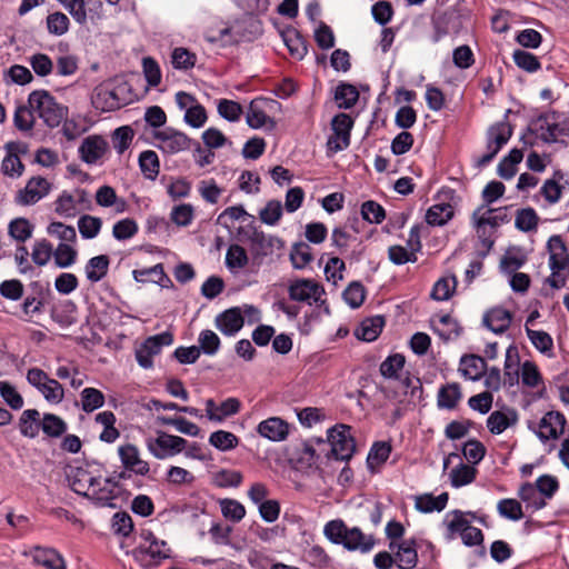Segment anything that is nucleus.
<instances>
[{
    "instance_id": "58836bf2",
    "label": "nucleus",
    "mask_w": 569,
    "mask_h": 569,
    "mask_svg": "<svg viewBox=\"0 0 569 569\" xmlns=\"http://www.w3.org/2000/svg\"><path fill=\"white\" fill-rule=\"evenodd\" d=\"M523 153L520 149L513 148L503 157L497 167L498 174L506 180L511 179L517 172V164L522 161Z\"/></svg>"
},
{
    "instance_id": "5fc2aeb1",
    "label": "nucleus",
    "mask_w": 569,
    "mask_h": 569,
    "mask_svg": "<svg viewBox=\"0 0 569 569\" xmlns=\"http://www.w3.org/2000/svg\"><path fill=\"white\" fill-rule=\"evenodd\" d=\"M81 408L89 413L104 405V395L96 388H84L81 393Z\"/></svg>"
},
{
    "instance_id": "bb28decb",
    "label": "nucleus",
    "mask_w": 569,
    "mask_h": 569,
    "mask_svg": "<svg viewBox=\"0 0 569 569\" xmlns=\"http://www.w3.org/2000/svg\"><path fill=\"white\" fill-rule=\"evenodd\" d=\"M518 413L515 409H508L507 412L496 410L487 419V427L493 435L502 433L507 428L516 425Z\"/></svg>"
},
{
    "instance_id": "393cba45",
    "label": "nucleus",
    "mask_w": 569,
    "mask_h": 569,
    "mask_svg": "<svg viewBox=\"0 0 569 569\" xmlns=\"http://www.w3.org/2000/svg\"><path fill=\"white\" fill-rule=\"evenodd\" d=\"M386 325V320L383 316H373L363 319L360 325L355 330V336L357 339L371 342L375 341L382 331V328Z\"/></svg>"
},
{
    "instance_id": "37998d69",
    "label": "nucleus",
    "mask_w": 569,
    "mask_h": 569,
    "mask_svg": "<svg viewBox=\"0 0 569 569\" xmlns=\"http://www.w3.org/2000/svg\"><path fill=\"white\" fill-rule=\"evenodd\" d=\"M483 209L485 206L478 207L472 213V219L475 221L478 238L481 241L482 247L486 249V252H483L485 256L493 247L495 229H491L488 223H480V213Z\"/></svg>"
},
{
    "instance_id": "f3484780",
    "label": "nucleus",
    "mask_w": 569,
    "mask_h": 569,
    "mask_svg": "<svg viewBox=\"0 0 569 569\" xmlns=\"http://www.w3.org/2000/svg\"><path fill=\"white\" fill-rule=\"evenodd\" d=\"M107 150L108 143L100 136L87 137L79 147L80 158L88 164L96 163Z\"/></svg>"
},
{
    "instance_id": "6ab92c4d",
    "label": "nucleus",
    "mask_w": 569,
    "mask_h": 569,
    "mask_svg": "<svg viewBox=\"0 0 569 569\" xmlns=\"http://www.w3.org/2000/svg\"><path fill=\"white\" fill-rule=\"evenodd\" d=\"M512 321V313L501 307L490 309L483 315L482 323L493 333L506 332Z\"/></svg>"
},
{
    "instance_id": "b1692460",
    "label": "nucleus",
    "mask_w": 569,
    "mask_h": 569,
    "mask_svg": "<svg viewBox=\"0 0 569 569\" xmlns=\"http://www.w3.org/2000/svg\"><path fill=\"white\" fill-rule=\"evenodd\" d=\"M342 546L349 551H360L361 553L369 552L375 546V538L365 535L360 528H349Z\"/></svg>"
},
{
    "instance_id": "de8ad7c7",
    "label": "nucleus",
    "mask_w": 569,
    "mask_h": 569,
    "mask_svg": "<svg viewBox=\"0 0 569 569\" xmlns=\"http://www.w3.org/2000/svg\"><path fill=\"white\" fill-rule=\"evenodd\" d=\"M14 127L21 131H31L36 123L34 110L30 104L18 106L13 116Z\"/></svg>"
},
{
    "instance_id": "680f3d73",
    "label": "nucleus",
    "mask_w": 569,
    "mask_h": 569,
    "mask_svg": "<svg viewBox=\"0 0 569 569\" xmlns=\"http://www.w3.org/2000/svg\"><path fill=\"white\" fill-rule=\"evenodd\" d=\"M209 443L221 451H228L238 446L239 439L232 432L218 430L210 435Z\"/></svg>"
},
{
    "instance_id": "ea45409f",
    "label": "nucleus",
    "mask_w": 569,
    "mask_h": 569,
    "mask_svg": "<svg viewBox=\"0 0 569 569\" xmlns=\"http://www.w3.org/2000/svg\"><path fill=\"white\" fill-rule=\"evenodd\" d=\"M140 170L146 179L156 180L160 172V161L158 154L153 150H144L140 153Z\"/></svg>"
},
{
    "instance_id": "423d86ee",
    "label": "nucleus",
    "mask_w": 569,
    "mask_h": 569,
    "mask_svg": "<svg viewBox=\"0 0 569 569\" xmlns=\"http://www.w3.org/2000/svg\"><path fill=\"white\" fill-rule=\"evenodd\" d=\"M273 106L281 107V104L273 99L262 97L253 99L248 107L246 116L247 124L252 129H260L262 127H268L270 130L274 129L276 121L266 113V109Z\"/></svg>"
},
{
    "instance_id": "13d9d810",
    "label": "nucleus",
    "mask_w": 569,
    "mask_h": 569,
    "mask_svg": "<svg viewBox=\"0 0 569 569\" xmlns=\"http://www.w3.org/2000/svg\"><path fill=\"white\" fill-rule=\"evenodd\" d=\"M366 293V288L360 281H352L345 289L342 296L348 306L352 309H357L363 303Z\"/></svg>"
},
{
    "instance_id": "a878e982",
    "label": "nucleus",
    "mask_w": 569,
    "mask_h": 569,
    "mask_svg": "<svg viewBox=\"0 0 569 569\" xmlns=\"http://www.w3.org/2000/svg\"><path fill=\"white\" fill-rule=\"evenodd\" d=\"M462 398L461 387L458 382H450L441 386L437 395V407L439 409L453 410Z\"/></svg>"
},
{
    "instance_id": "e433bc0d",
    "label": "nucleus",
    "mask_w": 569,
    "mask_h": 569,
    "mask_svg": "<svg viewBox=\"0 0 569 569\" xmlns=\"http://www.w3.org/2000/svg\"><path fill=\"white\" fill-rule=\"evenodd\" d=\"M396 561L400 569H412L416 567L418 555L416 550V541L413 539L405 540L398 546Z\"/></svg>"
},
{
    "instance_id": "412c9836",
    "label": "nucleus",
    "mask_w": 569,
    "mask_h": 569,
    "mask_svg": "<svg viewBox=\"0 0 569 569\" xmlns=\"http://www.w3.org/2000/svg\"><path fill=\"white\" fill-rule=\"evenodd\" d=\"M258 433L271 441H282L289 435V425L278 417L261 421L257 427Z\"/></svg>"
},
{
    "instance_id": "1a4fd4ad",
    "label": "nucleus",
    "mask_w": 569,
    "mask_h": 569,
    "mask_svg": "<svg viewBox=\"0 0 569 569\" xmlns=\"http://www.w3.org/2000/svg\"><path fill=\"white\" fill-rule=\"evenodd\" d=\"M353 127L352 118L347 113H338L331 120L333 136L328 139V149L338 152L350 144V132Z\"/></svg>"
},
{
    "instance_id": "c85d7f7f",
    "label": "nucleus",
    "mask_w": 569,
    "mask_h": 569,
    "mask_svg": "<svg viewBox=\"0 0 569 569\" xmlns=\"http://www.w3.org/2000/svg\"><path fill=\"white\" fill-rule=\"evenodd\" d=\"M148 274H154V278L151 279V282L159 284L162 288H172L173 282L164 272V268L162 263H158L153 267L133 270L132 276L137 282L146 283L149 281L147 278Z\"/></svg>"
},
{
    "instance_id": "338daca9",
    "label": "nucleus",
    "mask_w": 569,
    "mask_h": 569,
    "mask_svg": "<svg viewBox=\"0 0 569 569\" xmlns=\"http://www.w3.org/2000/svg\"><path fill=\"white\" fill-rule=\"evenodd\" d=\"M54 211L61 217L73 218L77 216L78 210L76 199L68 191H63L54 201Z\"/></svg>"
},
{
    "instance_id": "aec40b11",
    "label": "nucleus",
    "mask_w": 569,
    "mask_h": 569,
    "mask_svg": "<svg viewBox=\"0 0 569 569\" xmlns=\"http://www.w3.org/2000/svg\"><path fill=\"white\" fill-rule=\"evenodd\" d=\"M459 372L469 380L478 381L487 372V362L485 358L469 353L460 358Z\"/></svg>"
},
{
    "instance_id": "79ce46f5",
    "label": "nucleus",
    "mask_w": 569,
    "mask_h": 569,
    "mask_svg": "<svg viewBox=\"0 0 569 569\" xmlns=\"http://www.w3.org/2000/svg\"><path fill=\"white\" fill-rule=\"evenodd\" d=\"M118 90H121V88L100 90L93 101L96 108H100L102 111H112L124 106V101L119 97Z\"/></svg>"
},
{
    "instance_id": "f704fd0d",
    "label": "nucleus",
    "mask_w": 569,
    "mask_h": 569,
    "mask_svg": "<svg viewBox=\"0 0 569 569\" xmlns=\"http://www.w3.org/2000/svg\"><path fill=\"white\" fill-rule=\"evenodd\" d=\"M519 352L516 346L511 345L506 351L505 359V385L513 387L519 381Z\"/></svg>"
},
{
    "instance_id": "4be33fe9",
    "label": "nucleus",
    "mask_w": 569,
    "mask_h": 569,
    "mask_svg": "<svg viewBox=\"0 0 569 569\" xmlns=\"http://www.w3.org/2000/svg\"><path fill=\"white\" fill-rule=\"evenodd\" d=\"M100 485V477H94L90 471L83 468H76L70 478L71 490L84 498H89L92 487Z\"/></svg>"
},
{
    "instance_id": "2eb2a0df",
    "label": "nucleus",
    "mask_w": 569,
    "mask_h": 569,
    "mask_svg": "<svg viewBox=\"0 0 569 569\" xmlns=\"http://www.w3.org/2000/svg\"><path fill=\"white\" fill-rule=\"evenodd\" d=\"M214 325L224 336H234L244 325V319L241 310L238 307H232L219 313L214 319Z\"/></svg>"
},
{
    "instance_id": "052dcab7",
    "label": "nucleus",
    "mask_w": 569,
    "mask_h": 569,
    "mask_svg": "<svg viewBox=\"0 0 569 569\" xmlns=\"http://www.w3.org/2000/svg\"><path fill=\"white\" fill-rule=\"evenodd\" d=\"M102 227V220L98 217L83 214L78 220V229L83 239L96 238Z\"/></svg>"
},
{
    "instance_id": "473e14b6",
    "label": "nucleus",
    "mask_w": 569,
    "mask_h": 569,
    "mask_svg": "<svg viewBox=\"0 0 569 569\" xmlns=\"http://www.w3.org/2000/svg\"><path fill=\"white\" fill-rule=\"evenodd\" d=\"M110 258L107 254L92 257L84 267L86 277L91 283L102 280L109 270Z\"/></svg>"
},
{
    "instance_id": "5701e85b",
    "label": "nucleus",
    "mask_w": 569,
    "mask_h": 569,
    "mask_svg": "<svg viewBox=\"0 0 569 569\" xmlns=\"http://www.w3.org/2000/svg\"><path fill=\"white\" fill-rule=\"evenodd\" d=\"M567 184H569V182L565 178L563 172L556 170L552 178L547 179L543 182L540 189V194L550 204L557 203L561 199L563 189Z\"/></svg>"
},
{
    "instance_id": "4468645a",
    "label": "nucleus",
    "mask_w": 569,
    "mask_h": 569,
    "mask_svg": "<svg viewBox=\"0 0 569 569\" xmlns=\"http://www.w3.org/2000/svg\"><path fill=\"white\" fill-rule=\"evenodd\" d=\"M118 453L126 470L140 476H146L149 472V463L140 459L139 450L134 445L127 443L119 447Z\"/></svg>"
},
{
    "instance_id": "8fccbe9b",
    "label": "nucleus",
    "mask_w": 569,
    "mask_h": 569,
    "mask_svg": "<svg viewBox=\"0 0 569 569\" xmlns=\"http://www.w3.org/2000/svg\"><path fill=\"white\" fill-rule=\"evenodd\" d=\"M526 333L537 350L549 357L552 356L551 351L553 349V339L548 332L533 330L526 326Z\"/></svg>"
},
{
    "instance_id": "c756f323",
    "label": "nucleus",
    "mask_w": 569,
    "mask_h": 569,
    "mask_svg": "<svg viewBox=\"0 0 569 569\" xmlns=\"http://www.w3.org/2000/svg\"><path fill=\"white\" fill-rule=\"evenodd\" d=\"M40 422V412L37 409H27L19 418V431L23 437L34 439L39 436Z\"/></svg>"
},
{
    "instance_id": "f03ea898",
    "label": "nucleus",
    "mask_w": 569,
    "mask_h": 569,
    "mask_svg": "<svg viewBox=\"0 0 569 569\" xmlns=\"http://www.w3.org/2000/svg\"><path fill=\"white\" fill-rule=\"evenodd\" d=\"M152 137L157 140L154 146L162 153L168 156L189 150L190 148H193V152H203V148L198 141L172 127H167L162 130H154L152 132Z\"/></svg>"
},
{
    "instance_id": "c03bdc74",
    "label": "nucleus",
    "mask_w": 569,
    "mask_h": 569,
    "mask_svg": "<svg viewBox=\"0 0 569 569\" xmlns=\"http://www.w3.org/2000/svg\"><path fill=\"white\" fill-rule=\"evenodd\" d=\"M359 99V92L357 88L350 83L341 82L335 92V100L340 109L352 108Z\"/></svg>"
},
{
    "instance_id": "7c9ffc66",
    "label": "nucleus",
    "mask_w": 569,
    "mask_h": 569,
    "mask_svg": "<svg viewBox=\"0 0 569 569\" xmlns=\"http://www.w3.org/2000/svg\"><path fill=\"white\" fill-rule=\"evenodd\" d=\"M282 39L293 58L301 60L308 53V41L298 30L287 29L282 32Z\"/></svg>"
},
{
    "instance_id": "7ed1b4c3",
    "label": "nucleus",
    "mask_w": 569,
    "mask_h": 569,
    "mask_svg": "<svg viewBox=\"0 0 569 569\" xmlns=\"http://www.w3.org/2000/svg\"><path fill=\"white\" fill-rule=\"evenodd\" d=\"M351 427L336 425L328 429V441L331 446L328 457L337 460L349 461L356 452V440L351 436Z\"/></svg>"
},
{
    "instance_id": "dca6fc26",
    "label": "nucleus",
    "mask_w": 569,
    "mask_h": 569,
    "mask_svg": "<svg viewBox=\"0 0 569 569\" xmlns=\"http://www.w3.org/2000/svg\"><path fill=\"white\" fill-rule=\"evenodd\" d=\"M547 248L550 252L549 266L551 271H562L569 268V254L561 236H551L548 240Z\"/></svg>"
},
{
    "instance_id": "a19ab883",
    "label": "nucleus",
    "mask_w": 569,
    "mask_h": 569,
    "mask_svg": "<svg viewBox=\"0 0 569 569\" xmlns=\"http://www.w3.org/2000/svg\"><path fill=\"white\" fill-rule=\"evenodd\" d=\"M453 214L450 203H437L427 210L426 221L430 226H443L453 218Z\"/></svg>"
},
{
    "instance_id": "0eeeda50",
    "label": "nucleus",
    "mask_w": 569,
    "mask_h": 569,
    "mask_svg": "<svg viewBox=\"0 0 569 569\" xmlns=\"http://www.w3.org/2000/svg\"><path fill=\"white\" fill-rule=\"evenodd\" d=\"M52 291L50 284L41 281H32L29 284V293L22 303L24 315H39L43 312L44 307L50 302Z\"/></svg>"
},
{
    "instance_id": "603ef678",
    "label": "nucleus",
    "mask_w": 569,
    "mask_h": 569,
    "mask_svg": "<svg viewBox=\"0 0 569 569\" xmlns=\"http://www.w3.org/2000/svg\"><path fill=\"white\" fill-rule=\"evenodd\" d=\"M477 476V469L472 466L460 463L450 472L451 486L460 488L471 483Z\"/></svg>"
},
{
    "instance_id": "2f4dec72",
    "label": "nucleus",
    "mask_w": 569,
    "mask_h": 569,
    "mask_svg": "<svg viewBox=\"0 0 569 569\" xmlns=\"http://www.w3.org/2000/svg\"><path fill=\"white\" fill-rule=\"evenodd\" d=\"M513 132L509 121L502 120L490 126L487 130V140L495 144V150L499 152L501 148L509 141Z\"/></svg>"
},
{
    "instance_id": "39448f33",
    "label": "nucleus",
    "mask_w": 569,
    "mask_h": 569,
    "mask_svg": "<svg viewBox=\"0 0 569 569\" xmlns=\"http://www.w3.org/2000/svg\"><path fill=\"white\" fill-rule=\"evenodd\" d=\"M187 440L179 436L158 431L157 438L147 439L148 450L158 459H166L186 449Z\"/></svg>"
},
{
    "instance_id": "49530a36",
    "label": "nucleus",
    "mask_w": 569,
    "mask_h": 569,
    "mask_svg": "<svg viewBox=\"0 0 569 569\" xmlns=\"http://www.w3.org/2000/svg\"><path fill=\"white\" fill-rule=\"evenodd\" d=\"M508 209L509 207H486L480 213V223H488L491 229H497L501 224L508 223L510 221Z\"/></svg>"
},
{
    "instance_id": "9b49d317",
    "label": "nucleus",
    "mask_w": 569,
    "mask_h": 569,
    "mask_svg": "<svg viewBox=\"0 0 569 569\" xmlns=\"http://www.w3.org/2000/svg\"><path fill=\"white\" fill-rule=\"evenodd\" d=\"M51 190V183L43 177H32L28 180L26 187L20 189L14 201L21 206H30L37 203L44 198Z\"/></svg>"
},
{
    "instance_id": "ddd939ff",
    "label": "nucleus",
    "mask_w": 569,
    "mask_h": 569,
    "mask_svg": "<svg viewBox=\"0 0 569 569\" xmlns=\"http://www.w3.org/2000/svg\"><path fill=\"white\" fill-rule=\"evenodd\" d=\"M319 456L311 441H301L289 451V461L297 470H307L316 465Z\"/></svg>"
},
{
    "instance_id": "20e7f679",
    "label": "nucleus",
    "mask_w": 569,
    "mask_h": 569,
    "mask_svg": "<svg viewBox=\"0 0 569 569\" xmlns=\"http://www.w3.org/2000/svg\"><path fill=\"white\" fill-rule=\"evenodd\" d=\"M461 6L462 3L458 2L455 7L432 14L431 24L433 33L431 40L433 43L439 42L450 32H458L461 26L460 17L463 16Z\"/></svg>"
},
{
    "instance_id": "a18cd8bd",
    "label": "nucleus",
    "mask_w": 569,
    "mask_h": 569,
    "mask_svg": "<svg viewBox=\"0 0 569 569\" xmlns=\"http://www.w3.org/2000/svg\"><path fill=\"white\" fill-rule=\"evenodd\" d=\"M406 358L401 353L387 357L380 365V373L386 379H400L399 372L403 369Z\"/></svg>"
},
{
    "instance_id": "774afa93",
    "label": "nucleus",
    "mask_w": 569,
    "mask_h": 569,
    "mask_svg": "<svg viewBox=\"0 0 569 569\" xmlns=\"http://www.w3.org/2000/svg\"><path fill=\"white\" fill-rule=\"evenodd\" d=\"M512 57L516 66L527 72H536L541 68L539 59L528 51L517 49Z\"/></svg>"
},
{
    "instance_id": "e2e57ef3",
    "label": "nucleus",
    "mask_w": 569,
    "mask_h": 569,
    "mask_svg": "<svg viewBox=\"0 0 569 569\" xmlns=\"http://www.w3.org/2000/svg\"><path fill=\"white\" fill-rule=\"evenodd\" d=\"M248 254L240 244H230L226 253V264L229 269H242L248 264Z\"/></svg>"
},
{
    "instance_id": "c9c22d12",
    "label": "nucleus",
    "mask_w": 569,
    "mask_h": 569,
    "mask_svg": "<svg viewBox=\"0 0 569 569\" xmlns=\"http://www.w3.org/2000/svg\"><path fill=\"white\" fill-rule=\"evenodd\" d=\"M89 495L88 499L97 507H108L111 509L120 507L117 502L119 497L106 485L101 486L100 483L99 486L92 487L91 493Z\"/></svg>"
},
{
    "instance_id": "bf43d9fd",
    "label": "nucleus",
    "mask_w": 569,
    "mask_h": 569,
    "mask_svg": "<svg viewBox=\"0 0 569 569\" xmlns=\"http://www.w3.org/2000/svg\"><path fill=\"white\" fill-rule=\"evenodd\" d=\"M133 137L134 131L130 126L119 127L112 132V144L119 154H122L130 147Z\"/></svg>"
},
{
    "instance_id": "cd10ccee",
    "label": "nucleus",
    "mask_w": 569,
    "mask_h": 569,
    "mask_svg": "<svg viewBox=\"0 0 569 569\" xmlns=\"http://www.w3.org/2000/svg\"><path fill=\"white\" fill-rule=\"evenodd\" d=\"M32 559L36 565L46 569H66L62 557L52 548L34 547Z\"/></svg>"
},
{
    "instance_id": "a211bd4d",
    "label": "nucleus",
    "mask_w": 569,
    "mask_h": 569,
    "mask_svg": "<svg viewBox=\"0 0 569 569\" xmlns=\"http://www.w3.org/2000/svg\"><path fill=\"white\" fill-rule=\"evenodd\" d=\"M249 240L256 256H268L273 252V248L282 249L284 247L282 239L274 236H266L264 232L257 228L252 229Z\"/></svg>"
},
{
    "instance_id": "9d476101",
    "label": "nucleus",
    "mask_w": 569,
    "mask_h": 569,
    "mask_svg": "<svg viewBox=\"0 0 569 569\" xmlns=\"http://www.w3.org/2000/svg\"><path fill=\"white\" fill-rule=\"evenodd\" d=\"M288 295L293 301L312 305L318 302L321 296L325 295V289L311 279H297L290 282Z\"/></svg>"
},
{
    "instance_id": "6e6552de",
    "label": "nucleus",
    "mask_w": 569,
    "mask_h": 569,
    "mask_svg": "<svg viewBox=\"0 0 569 569\" xmlns=\"http://www.w3.org/2000/svg\"><path fill=\"white\" fill-rule=\"evenodd\" d=\"M566 425L567 419L565 415L560 411L552 410L548 411L541 418L538 425V430H536L532 423H529L528 427L542 442H546L550 439H558L565 432Z\"/></svg>"
},
{
    "instance_id": "f8f14e48",
    "label": "nucleus",
    "mask_w": 569,
    "mask_h": 569,
    "mask_svg": "<svg viewBox=\"0 0 569 569\" xmlns=\"http://www.w3.org/2000/svg\"><path fill=\"white\" fill-rule=\"evenodd\" d=\"M137 560L146 567H153L170 557V549L164 540H153L148 545L140 543L133 551Z\"/></svg>"
},
{
    "instance_id": "4d7b16f0",
    "label": "nucleus",
    "mask_w": 569,
    "mask_h": 569,
    "mask_svg": "<svg viewBox=\"0 0 569 569\" xmlns=\"http://www.w3.org/2000/svg\"><path fill=\"white\" fill-rule=\"evenodd\" d=\"M158 420L161 425L173 426L179 432L188 436L197 437L200 432V428L196 423L187 420L183 417L162 416L158 417Z\"/></svg>"
},
{
    "instance_id": "09e8293b",
    "label": "nucleus",
    "mask_w": 569,
    "mask_h": 569,
    "mask_svg": "<svg viewBox=\"0 0 569 569\" xmlns=\"http://www.w3.org/2000/svg\"><path fill=\"white\" fill-rule=\"evenodd\" d=\"M539 217L531 207L517 210L515 227L522 232H530L537 229Z\"/></svg>"
},
{
    "instance_id": "3c124183",
    "label": "nucleus",
    "mask_w": 569,
    "mask_h": 569,
    "mask_svg": "<svg viewBox=\"0 0 569 569\" xmlns=\"http://www.w3.org/2000/svg\"><path fill=\"white\" fill-rule=\"evenodd\" d=\"M311 247L303 241L297 242L290 250V261L295 269H303L312 261Z\"/></svg>"
},
{
    "instance_id": "864d4df0",
    "label": "nucleus",
    "mask_w": 569,
    "mask_h": 569,
    "mask_svg": "<svg viewBox=\"0 0 569 569\" xmlns=\"http://www.w3.org/2000/svg\"><path fill=\"white\" fill-rule=\"evenodd\" d=\"M391 450L392 448L389 442L376 441L367 457L368 468L372 470L375 466L383 465L388 460Z\"/></svg>"
},
{
    "instance_id": "69168bd1",
    "label": "nucleus",
    "mask_w": 569,
    "mask_h": 569,
    "mask_svg": "<svg viewBox=\"0 0 569 569\" xmlns=\"http://www.w3.org/2000/svg\"><path fill=\"white\" fill-rule=\"evenodd\" d=\"M76 310V305L68 300L60 306L51 308V318L62 327L71 326L74 322V318L71 313Z\"/></svg>"
},
{
    "instance_id": "0e129e2a",
    "label": "nucleus",
    "mask_w": 569,
    "mask_h": 569,
    "mask_svg": "<svg viewBox=\"0 0 569 569\" xmlns=\"http://www.w3.org/2000/svg\"><path fill=\"white\" fill-rule=\"evenodd\" d=\"M439 321L443 328L439 329L435 327L433 330L442 340L448 341L460 336L462 328L450 315H442Z\"/></svg>"
},
{
    "instance_id": "4c0bfd02",
    "label": "nucleus",
    "mask_w": 569,
    "mask_h": 569,
    "mask_svg": "<svg viewBox=\"0 0 569 569\" xmlns=\"http://www.w3.org/2000/svg\"><path fill=\"white\" fill-rule=\"evenodd\" d=\"M67 429L66 421L54 413L48 412L41 417L40 430L49 438H60Z\"/></svg>"
},
{
    "instance_id": "6e6d98bb",
    "label": "nucleus",
    "mask_w": 569,
    "mask_h": 569,
    "mask_svg": "<svg viewBox=\"0 0 569 569\" xmlns=\"http://www.w3.org/2000/svg\"><path fill=\"white\" fill-rule=\"evenodd\" d=\"M200 353L203 352L207 356L216 355L221 346V340L216 332L212 330L206 329L199 333L198 337Z\"/></svg>"
},
{
    "instance_id": "72a5a7b5",
    "label": "nucleus",
    "mask_w": 569,
    "mask_h": 569,
    "mask_svg": "<svg viewBox=\"0 0 569 569\" xmlns=\"http://www.w3.org/2000/svg\"><path fill=\"white\" fill-rule=\"evenodd\" d=\"M448 492H442L438 497L432 493H425L416 498V509L423 513L442 511L448 503Z\"/></svg>"
},
{
    "instance_id": "f257e3e1",
    "label": "nucleus",
    "mask_w": 569,
    "mask_h": 569,
    "mask_svg": "<svg viewBox=\"0 0 569 569\" xmlns=\"http://www.w3.org/2000/svg\"><path fill=\"white\" fill-rule=\"evenodd\" d=\"M28 103L50 128L58 127L68 114V108L58 103L47 90L32 91L28 97Z\"/></svg>"
}]
</instances>
